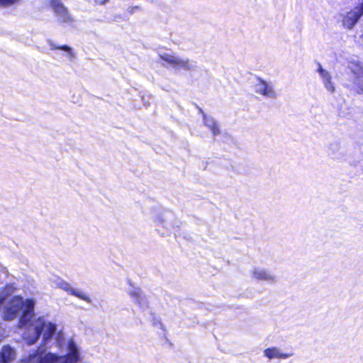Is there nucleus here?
<instances>
[{"label":"nucleus","instance_id":"f257e3e1","mask_svg":"<svg viewBox=\"0 0 363 363\" xmlns=\"http://www.w3.org/2000/svg\"><path fill=\"white\" fill-rule=\"evenodd\" d=\"M35 301L33 299H26L23 301L21 296H16L13 297L9 304L4 311V318L6 320H12L16 318L20 313L21 316L19 319L21 327H25L23 333V339L29 345H33L37 342L40 337L43 335V343L47 345L52 341V337L56 335V343L60 346L63 334L59 332L57 333V325L52 323H46L44 318H39L37 320L33 321L34 315Z\"/></svg>","mask_w":363,"mask_h":363},{"label":"nucleus","instance_id":"f03ea898","mask_svg":"<svg viewBox=\"0 0 363 363\" xmlns=\"http://www.w3.org/2000/svg\"><path fill=\"white\" fill-rule=\"evenodd\" d=\"M47 345H41L32 353H30L26 358L28 363H77L80 359L79 349L75 342L70 339L67 342V354L60 357L57 354L52 352L45 353V347Z\"/></svg>","mask_w":363,"mask_h":363},{"label":"nucleus","instance_id":"7ed1b4c3","mask_svg":"<svg viewBox=\"0 0 363 363\" xmlns=\"http://www.w3.org/2000/svg\"><path fill=\"white\" fill-rule=\"evenodd\" d=\"M47 345H41L32 353H30L26 358L28 363H77L80 359L79 349L75 342L70 339L67 342V354L60 357L57 354L52 352L45 353V347Z\"/></svg>","mask_w":363,"mask_h":363},{"label":"nucleus","instance_id":"20e7f679","mask_svg":"<svg viewBox=\"0 0 363 363\" xmlns=\"http://www.w3.org/2000/svg\"><path fill=\"white\" fill-rule=\"evenodd\" d=\"M159 57L162 60L177 69H182L189 72L196 69V62L195 61L187 58L182 59L173 52H160Z\"/></svg>","mask_w":363,"mask_h":363},{"label":"nucleus","instance_id":"39448f33","mask_svg":"<svg viewBox=\"0 0 363 363\" xmlns=\"http://www.w3.org/2000/svg\"><path fill=\"white\" fill-rule=\"evenodd\" d=\"M49 5L59 23L70 24L74 21L72 16L62 0H49Z\"/></svg>","mask_w":363,"mask_h":363},{"label":"nucleus","instance_id":"423d86ee","mask_svg":"<svg viewBox=\"0 0 363 363\" xmlns=\"http://www.w3.org/2000/svg\"><path fill=\"white\" fill-rule=\"evenodd\" d=\"M155 221L166 229V232L161 233L162 236L167 235L171 228L178 226L177 221L174 219V214L169 210H163L160 212L156 216Z\"/></svg>","mask_w":363,"mask_h":363},{"label":"nucleus","instance_id":"0eeeda50","mask_svg":"<svg viewBox=\"0 0 363 363\" xmlns=\"http://www.w3.org/2000/svg\"><path fill=\"white\" fill-rule=\"evenodd\" d=\"M255 91L258 94L271 99H276L277 96L273 86L260 77L257 78V82L255 84Z\"/></svg>","mask_w":363,"mask_h":363},{"label":"nucleus","instance_id":"6e6552de","mask_svg":"<svg viewBox=\"0 0 363 363\" xmlns=\"http://www.w3.org/2000/svg\"><path fill=\"white\" fill-rule=\"evenodd\" d=\"M363 16V11L359 6L354 7L343 17L342 25L347 29H352Z\"/></svg>","mask_w":363,"mask_h":363},{"label":"nucleus","instance_id":"1a4fd4ad","mask_svg":"<svg viewBox=\"0 0 363 363\" xmlns=\"http://www.w3.org/2000/svg\"><path fill=\"white\" fill-rule=\"evenodd\" d=\"M128 294L130 296L134 299L135 303L138 304L143 311L148 308L147 298L140 288L132 286V288L128 290Z\"/></svg>","mask_w":363,"mask_h":363},{"label":"nucleus","instance_id":"9d476101","mask_svg":"<svg viewBox=\"0 0 363 363\" xmlns=\"http://www.w3.org/2000/svg\"><path fill=\"white\" fill-rule=\"evenodd\" d=\"M253 278L258 281H264L269 284L276 282L277 278L269 270L264 268L255 267L252 269Z\"/></svg>","mask_w":363,"mask_h":363},{"label":"nucleus","instance_id":"9b49d317","mask_svg":"<svg viewBox=\"0 0 363 363\" xmlns=\"http://www.w3.org/2000/svg\"><path fill=\"white\" fill-rule=\"evenodd\" d=\"M60 289L64 290L65 291H66L67 293L72 296H76L80 298L81 300L86 301L87 303H91L92 302L89 296L86 295L82 290L72 287L70 285V284H69L65 280L63 281H61Z\"/></svg>","mask_w":363,"mask_h":363},{"label":"nucleus","instance_id":"f8f14e48","mask_svg":"<svg viewBox=\"0 0 363 363\" xmlns=\"http://www.w3.org/2000/svg\"><path fill=\"white\" fill-rule=\"evenodd\" d=\"M318 69L317 72L320 74L322 78L323 83L325 87V89L329 91L330 93H334L335 91V86L331 81V75L330 74L323 68L320 63H318Z\"/></svg>","mask_w":363,"mask_h":363},{"label":"nucleus","instance_id":"ddd939ff","mask_svg":"<svg viewBox=\"0 0 363 363\" xmlns=\"http://www.w3.org/2000/svg\"><path fill=\"white\" fill-rule=\"evenodd\" d=\"M264 355L269 359H272L274 358L287 359L293 356V353H284L279 348L277 347H272L264 350Z\"/></svg>","mask_w":363,"mask_h":363},{"label":"nucleus","instance_id":"4468645a","mask_svg":"<svg viewBox=\"0 0 363 363\" xmlns=\"http://www.w3.org/2000/svg\"><path fill=\"white\" fill-rule=\"evenodd\" d=\"M203 125L211 131L214 137L220 135V130L219 125L213 117L203 113Z\"/></svg>","mask_w":363,"mask_h":363},{"label":"nucleus","instance_id":"2eb2a0df","mask_svg":"<svg viewBox=\"0 0 363 363\" xmlns=\"http://www.w3.org/2000/svg\"><path fill=\"white\" fill-rule=\"evenodd\" d=\"M328 155L333 160H343L345 155L341 151L340 145L338 143L335 142L330 144L328 148Z\"/></svg>","mask_w":363,"mask_h":363},{"label":"nucleus","instance_id":"dca6fc26","mask_svg":"<svg viewBox=\"0 0 363 363\" xmlns=\"http://www.w3.org/2000/svg\"><path fill=\"white\" fill-rule=\"evenodd\" d=\"M15 356L16 352L13 348L10 345H5L0 352V362L2 363H9L14 359Z\"/></svg>","mask_w":363,"mask_h":363},{"label":"nucleus","instance_id":"f3484780","mask_svg":"<svg viewBox=\"0 0 363 363\" xmlns=\"http://www.w3.org/2000/svg\"><path fill=\"white\" fill-rule=\"evenodd\" d=\"M48 44L50 46L51 50H60L64 51L66 53V56L67 59L70 62H73L74 59L76 58V54L73 51V49L67 45H56L51 40L48 41Z\"/></svg>","mask_w":363,"mask_h":363},{"label":"nucleus","instance_id":"a211bd4d","mask_svg":"<svg viewBox=\"0 0 363 363\" xmlns=\"http://www.w3.org/2000/svg\"><path fill=\"white\" fill-rule=\"evenodd\" d=\"M15 291V288L13 285L9 284L5 286L4 289L2 294L0 296V304L3 303L4 301L6 299V298L12 294Z\"/></svg>","mask_w":363,"mask_h":363},{"label":"nucleus","instance_id":"6ab92c4d","mask_svg":"<svg viewBox=\"0 0 363 363\" xmlns=\"http://www.w3.org/2000/svg\"><path fill=\"white\" fill-rule=\"evenodd\" d=\"M64 280L60 278V277H54L51 281L52 282V284L57 288H60V286L61 284V281H63Z\"/></svg>","mask_w":363,"mask_h":363},{"label":"nucleus","instance_id":"aec40b11","mask_svg":"<svg viewBox=\"0 0 363 363\" xmlns=\"http://www.w3.org/2000/svg\"><path fill=\"white\" fill-rule=\"evenodd\" d=\"M18 0H0V4L4 6H9L16 3Z\"/></svg>","mask_w":363,"mask_h":363},{"label":"nucleus","instance_id":"412c9836","mask_svg":"<svg viewBox=\"0 0 363 363\" xmlns=\"http://www.w3.org/2000/svg\"><path fill=\"white\" fill-rule=\"evenodd\" d=\"M152 322L154 325L159 324L160 325L161 328H162V324L161 321L157 317H153Z\"/></svg>","mask_w":363,"mask_h":363},{"label":"nucleus","instance_id":"4be33fe9","mask_svg":"<svg viewBox=\"0 0 363 363\" xmlns=\"http://www.w3.org/2000/svg\"><path fill=\"white\" fill-rule=\"evenodd\" d=\"M197 108H198L199 112L202 114V118H203V113H205L203 112V111L202 110L201 108H200L199 106Z\"/></svg>","mask_w":363,"mask_h":363},{"label":"nucleus","instance_id":"5701e85b","mask_svg":"<svg viewBox=\"0 0 363 363\" xmlns=\"http://www.w3.org/2000/svg\"><path fill=\"white\" fill-rule=\"evenodd\" d=\"M359 7L362 9L363 11V0H362V3L359 5Z\"/></svg>","mask_w":363,"mask_h":363},{"label":"nucleus","instance_id":"b1692460","mask_svg":"<svg viewBox=\"0 0 363 363\" xmlns=\"http://www.w3.org/2000/svg\"><path fill=\"white\" fill-rule=\"evenodd\" d=\"M138 9V6H135V7L131 8V10L130 11V13H133V10H134V9Z\"/></svg>","mask_w":363,"mask_h":363},{"label":"nucleus","instance_id":"393cba45","mask_svg":"<svg viewBox=\"0 0 363 363\" xmlns=\"http://www.w3.org/2000/svg\"><path fill=\"white\" fill-rule=\"evenodd\" d=\"M362 90L363 91V87L362 88Z\"/></svg>","mask_w":363,"mask_h":363}]
</instances>
